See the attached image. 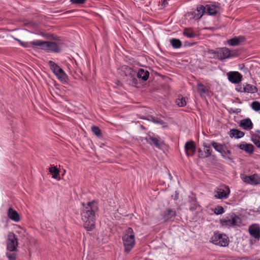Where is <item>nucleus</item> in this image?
Returning a JSON list of instances; mask_svg holds the SVG:
<instances>
[{"label":"nucleus","instance_id":"1","mask_svg":"<svg viewBox=\"0 0 260 260\" xmlns=\"http://www.w3.org/2000/svg\"><path fill=\"white\" fill-rule=\"evenodd\" d=\"M82 205L81 216L84 222V228L88 231H92L95 229V213L98 210L97 203L93 201L89 202L86 205L84 203Z\"/></svg>","mask_w":260,"mask_h":260},{"label":"nucleus","instance_id":"2","mask_svg":"<svg viewBox=\"0 0 260 260\" xmlns=\"http://www.w3.org/2000/svg\"><path fill=\"white\" fill-rule=\"evenodd\" d=\"M208 53L212 55L213 58L219 60L238 56L237 52L230 50L226 47L217 48L215 49H209Z\"/></svg>","mask_w":260,"mask_h":260},{"label":"nucleus","instance_id":"3","mask_svg":"<svg viewBox=\"0 0 260 260\" xmlns=\"http://www.w3.org/2000/svg\"><path fill=\"white\" fill-rule=\"evenodd\" d=\"M122 241L126 253H129L135 245V237L132 228L126 229L125 233L122 236Z\"/></svg>","mask_w":260,"mask_h":260},{"label":"nucleus","instance_id":"4","mask_svg":"<svg viewBox=\"0 0 260 260\" xmlns=\"http://www.w3.org/2000/svg\"><path fill=\"white\" fill-rule=\"evenodd\" d=\"M119 73L122 77L128 78L129 84L134 86H137L138 81L136 78V72L128 66H122L119 69Z\"/></svg>","mask_w":260,"mask_h":260},{"label":"nucleus","instance_id":"5","mask_svg":"<svg viewBox=\"0 0 260 260\" xmlns=\"http://www.w3.org/2000/svg\"><path fill=\"white\" fill-rule=\"evenodd\" d=\"M36 44L40 49L45 50L48 52L59 53L61 51L60 47L53 42L39 40V43Z\"/></svg>","mask_w":260,"mask_h":260},{"label":"nucleus","instance_id":"6","mask_svg":"<svg viewBox=\"0 0 260 260\" xmlns=\"http://www.w3.org/2000/svg\"><path fill=\"white\" fill-rule=\"evenodd\" d=\"M210 242L219 246L225 247L229 245V239L225 234H220L219 232H215L210 238Z\"/></svg>","mask_w":260,"mask_h":260},{"label":"nucleus","instance_id":"7","mask_svg":"<svg viewBox=\"0 0 260 260\" xmlns=\"http://www.w3.org/2000/svg\"><path fill=\"white\" fill-rule=\"evenodd\" d=\"M48 65L53 73L56 76L58 79L62 82H66L68 79V76L64 71L60 68L56 63L52 60L48 61Z\"/></svg>","mask_w":260,"mask_h":260},{"label":"nucleus","instance_id":"8","mask_svg":"<svg viewBox=\"0 0 260 260\" xmlns=\"http://www.w3.org/2000/svg\"><path fill=\"white\" fill-rule=\"evenodd\" d=\"M6 245L7 251H18V239L13 232H9L8 234V238L6 240Z\"/></svg>","mask_w":260,"mask_h":260},{"label":"nucleus","instance_id":"9","mask_svg":"<svg viewBox=\"0 0 260 260\" xmlns=\"http://www.w3.org/2000/svg\"><path fill=\"white\" fill-rule=\"evenodd\" d=\"M231 191L228 186L222 185L217 187L214 191V197L218 199H226L229 198Z\"/></svg>","mask_w":260,"mask_h":260},{"label":"nucleus","instance_id":"10","mask_svg":"<svg viewBox=\"0 0 260 260\" xmlns=\"http://www.w3.org/2000/svg\"><path fill=\"white\" fill-rule=\"evenodd\" d=\"M238 219L239 217L235 213H232L220 219V222L222 226L230 227L237 225Z\"/></svg>","mask_w":260,"mask_h":260},{"label":"nucleus","instance_id":"11","mask_svg":"<svg viewBox=\"0 0 260 260\" xmlns=\"http://www.w3.org/2000/svg\"><path fill=\"white\" fill-rule=\"evenodd\" d=\"M145 139L148 144L154 145L158 149H160L164 144L163 142L160 141L159 137H155L150 135H148Z\"/></svg>","mask_w":260,"mask_h":260},{"label":"nucleus","instance_id":"12","mask_svg":"<svg viewBox=\"0 0 260 260\" xmlns=\"http://www.w3.org/2000/svg\"><path fill=\"white\" fill-rule=\"evenodd\" d=\"M186 154L187 156H193L196 151V145L193 141L187 142L184 146Z\"/></svg>","mask_w":260,"mask_h":260},{"label":"nucleus","instance_id":"13","mask_svg":"<svg viewBox=\"0 0 260 260\" xmlns=\"http://www.w3.org/2000/svg\"><path fill=\"white\" fill-rule=\"evenodd\" d=\"M248 231L250 236L257 240L260 239V226L258 224H252L249 226Z\"/></svg>","mask_w":260,"mask_h":260},{"label":"nucleus","instance_id":"14","mask_svg":"<svg viewBox=\"0 0 260 260\" xmlns=\"http://www.w3.org/2000/svg\"><path fill=\"white\" fill-rule=\"evenodd\" d=\"M228 78L232 83H239L242 79V75L238 72H230L228 73Z\"/></svg>","mask_w":260,"mask_h":260},{"label":"nucleus","instance_id":"15","mask_svg":"<svg viewBox=\"0 0 260 260\" xmlns=\"http://www.w3.org/2000/svg\"><path fill=\"white\" fill-rule=\"evenodd\" d=\"M205 13L206 7L203 5H200L197 7L196 11L192 13V18L196 20H198L201 19Z\"/></svg>","mask_w":260,"mask_h":260},{"label":"nucleus","instance_id":"16","mask_svg":"<svg viewBox=\"0 0 260 260\" xmlns=\"http://www.w3.org/2000/svg\"><path fill=\"white\" fill-rule=\"evenodd\" d=\"M206 7V13L209 15L215 16L219 13L220 7L215 5L207 4Z\"/></svg>","mask_w":260,"mask_h":260},{"label":"nucleus","instance_id":"17","mask_svg":"<svg viewBox=\"0 0 260 260\" xmlns=\"http://www.w3.org/2000/svg\"><path fill=\"white\" fill-rule=\"evenodd\" d=\"M177 215L176 212L175 210L170 208H167L163 213V218L165 221L172 220Z\"/></svg>","mask_w":260,"mask_h":260},{"label":"nucleus","instance_id":"18","mask_svg":"<svg viewBox=\"0 0 260 260\" xmlns=\"http://www.w3.org/2000/svg\"><path fill=\"white\" fill-rule=\"evenodd\" d=\"M244 181L251 185H257L260 183V178L257 174L246 176Z\"/></svg>","mask_w":260,"mask_h":260},{"label":"nucleus","instance_id":"19","mask_svg":"<svg viewBox=\"0 0 260 260\" xmlns=\"http://www.w3.org/2000/svg\"><path fill=\"white\" fill-rule=\"evenodd\" d=\"M253 123L249 118L241 120L239 123V126L245 130H250L253 128Z\"/></svg>","mask_w":260,"mask_h":260},{"label":"nucleus","instance_id":"20","mask_svg":"<svg viewBox=\"0 0 260 260\" xmlns=\"http://www.w3.org/2000/svg\"><path fill=\"white\" fill-rule=\"evenodd\" d=\"M7 215L10 219L15 222H19L20 220V217L18 213L12 208H9Z\"/></svg>","mask_w":260,"mask_h":260},{"label":"nucleus","instance_id":"21","mask_svg":"<svg viewBox=\"0 0 260 260\" xmlns=\"http://www.w3.org/2000/svg\"><path fill=\"white\" fill-rule=\"evenodd\" d=\"M15 40L17 41L21 46L24 48H30L34 46L37 47L36 44L39 43V40L30 42H23L17 38H15Z\"/></svg>","mask_w":260,"mask_h":260},{"label":"nucleus","instance_id":"22","mask_svg":"<svg viewBox=\"0 0 260 260\" xmlns=\"http://www.w3.org/2000/svg\"><path fill=\"white\" fill-rule=\"evenodd\" d=\"M136 76H137L139 79H141L143 81H146L149 77V72L143 69H140L139 70L138 73L136 72Z\"/></svg>","mask_w":260,"mask_h":260},{"label":"nucleus","instance_id":"23","mask_svg":"<svg viewBox=\"0 0 260 260\" xmlns=\"http://www.w3.org/2000/svg\"><path fill=\"white\" fill-rule=\"evenodd\" d=\"M231 138H235L236 139H240L244 136L245 133L237 129H231L228 133Z\"/></svg>","mask_w":260,"mask_h":260},{"label":"nucleus","instance_id":"24","mask_svg":"<svg viewBox=\"0 0 260 260\" xmlns=\"http://www.w3.org/2000/svg\"><path fill=\"white\" fill-rule=\"evenodd\" d=\"M245 38L244 37H235L228 40V43L230 46H234L238 45L240 43L245 41Z\"/></svg>","mask_w":260,"mask_h":260},{"label":"nucleus","instance_id":"25","mask_svg":"<svg viewBox=\"0 0 260 260\" xmlns=\"http://www.w3.org/2000/svg\"><path fill=\"white\" fill-rule=\"evenodd\" d=\"M238 147L241 150L245 151L249 154H252L254 151V146L251 144H241Z\"/></svg>","mask_w":260,"mask_h":260},{"label":"nucleus","instance_id":"26","mask_svg":"<svg viewBox=\"0 0 260 260\" xmlns=\"http://www.w3.org/2000/svg\"><path fill=\"white\" fill-rule=\"evenodd\" d=\"M245 92L249 93H254L257 92V88L253 85L245 83L244 84Z\"/></svg>","mask_w":260,"mask_h":260},{"label":"nucleus","instance_id":"27","mask_svg":"<svg viewBox=\"0 0 260 260\" xmlns=\"http://www.w3.org/2000/svg\"><path fill=\"white\" fill-rule=\"evenodd\" d=\"M197 90L201 96H203L204 94L208 93L209 92V90L201 83H199L197 84Z\"/></svg>","mask_w":260,"mask_h":260},{"label":"nucleus","instance_id":"28","mask_svg":"<svg viewBox=\"0 0 260 260\" xmlns=\"http://www.w3.org/2000/svg\"><path fill=\"white\" fill-rule=\"evenodd\" d=\"M170 42L171 46L174 49L180 48L182 45L181 41L179 39L176 38L171 39Z\"/></svg>","mask_w":260,"mask_h":260},{"label":"nucleus","instance_id":"29","mask_svg":"<svg viewBox=\"0 0 260 260\" xmlns=\"http://www.w3.org/2000/svg\"><path fill=\"white\" fill-rule=\"evenodd\" d=\"M203 146L204 147L205 156H202V157L206 158L209 157L212 152V149H211L210 145H207L204 143L203 144Z\"/></svg>","mask_w":260,"mask_h":260},{"label":"nucleus","instance_id":"30","mask_svg":"<svg viewBox=\"0 0 260 260\" xmlns=\"http://www.w3.org/2000/svg\"><path fill=\"white\" fill-rule=\"evenodd\" d=\"M49 172L52 175V177L54 179H60L58 178L59 174V170L56 167H51L49 169Z\"/></svg>","mask_w":260,"mask_h":260},{"label":"nucleus","instance_id":"31","mask_svg":"<svg viewBox=\"0 0 260 260\" xmlns=\"http://www.w3.org/2000/svg\"><path fill=\"white\" fill-rule=\"evenodd\" d=\"M211 145L213 147L216 151L220 153H222V150L223 149V146L224 145V144H218L215 141H212L211 143Z\"/></svg>","mask_w":260,"mask_h":260},{"label":"nucleus","instance_id":"32","mask_svg":"<svg viewBox=\"0 0 260 260\" xmlns=\"http://www.w3.org/2000/svg\"><path fill=\"white\" fill-rule=\"evenodd\" d=\"M251 141L257 147L260 148V136L258 135L251 133Z\"/></svg>","mask_w":260,"mask_h":260},{"label":"nucleus","instance_id":"33","mask_svg":"<svg viewBox=\"0 0 260 260\" xmlns=\"http://www.w3.org/2000/svg\"><path fill=\"white\" fill-rule=\"evenodd\" d=\"M176 103L179 107H184L186 105V102L185 98L182 95H179L178 98L176 100Z\"/></svg>","mask_w":260,"mask_h":260},{"label":"nucleus","instance_id":"34","mask_svg":"<svg viewBox=\"0 0 260 260\" xmlns=\"http://www.w3.org/2000/svg\"><path fill=\"white\" fill-rule=\"evenodd\" d=\"M91 131L98 138L102 137V133L99 127L95 125L91 126Z\"/></svg>","mask_w":260,"mask_h":260},{"label":"nucleus","instance_id":"35","mask_svg":"<svg viewBox=\"0 0 260 260\" xmlns=\"http://www.w3.org/2000/svg\"><path fill=\"white\" fill-rule=\"evenodd\" d=\"M183 35L184 36H186L189 38H193L196 36L195 33H194L192 30H190V29L187 28H185L184 29Z\"/></svg>","mask_w":260,"mask_h":260},{"label":"nucleus","instance_id":"36","mask_svg":"<svg viewBox=\"0 0 260 260\" xmlns=\"http://www.w3.org/2000/svg\"><path fill=\"white\" fill-rule=\"evenodd\" d=\"M17 251H8L6 254L9 260H16Z\"/></svg>","mask_w":260,"mask_h":260},{"label":"nucleus","instance_id":"37","mask_svg":"<svg viewBox=\"0 0 260 260\" xmlns=\"http://www.w3.org/2000/svg\"><path fill=\"white\" fill-rule=\"evenodd\" d=\"M252 109L255 111L260 110V102L258 101L253 102L251 104Z\"/></svg>","mask_w":260,"mask_h":260},{"label":"nucleus","instance_id":"38","mask_svg":"<svg viewBox=\"0 0 260 260\" xmlns=\"http://www.w3.org/2000/svg\"><path fill=\"white\" fill-rule=\"evenodd\" d=\"M224 212V208L220 206H218L214 210V213L216 215H220Z\"/></svg>","mask_w":260,"mask_h":260},{"label":"nucleus","instance_id":"39","mask_svg":"<svg viewBox=\"0 0 260 260\" xmlns=\"http://www.w3.org/2000/svg\"><path fill=\"white\" fill-rule=\"evenodd\" d=\"M199 205L196 201H192L191 205L190 206L189 209L191 211H194L196 210Z\"/></svg>","mask_w":260,"mask_h":260},{"label":"nucleus","instance_id":"40","mask_svg":"<svg viewBox=\"0 0 260 260\" xmlns=\"http://www.w3.org/2000/svg\"><path fill=\"white\" fill-rule=\"evenodd\" d=\"M86 1V0H70L72 4L75 5L84 4Z\"/></svg>","mask_w":260,"mask_h":260},{"label":"nucleus","instance_id":"41","mask_svg":"<svg viewBox=\"0 0 260 260\" xmlns=\"http://www.w3.org/2000/svg\"><path fill=\"white\" fill-rule=\"evenodd\" d=\"M149 117H150V119H149V120L153 121L154 123H161V122H162V120L160 119H158L157 118H156L155 117H153L152 116H150Z\"/></svg>","mask_w":260,"mask_h":260},{"label":"nucleus","instance_id":"42","mask_svg":"<svg viewBox=\"0 0 260 260\" xmlns=\"http://www.w3.org/2000/svg\"><path fill=\"white\" fill-rule=\"evenodd\" d=\"M228 111L230 113H236V114H238L239 113H240L241 111V109L240 108H236V109H234V108H230L229 110H228Z\"/></svg>","mask_w":260,"mask_h":260},{"label":"nucleus","instance_id":"43","mask_svg":"<svg viewBox=\"0 0 260 260\" xmlns=\"http://www.w3.org/2000/svg\"><path fill=\"white\" fill-rule=\"evenodd\" d=\"M236 90L238 91V92H245V91L244 90V84L243 85H239L237 86L236 88Z\"/></svg>","mask_w":260,"mask_h":260},{"label":"nucleus","instance_id":"44","mask_svg":"<svg viewBox=\"0 0 260 260\" xmlns=\"http://www.w3.org/2000/svg\"><path fill=\"white\" fill-rule=\"evenodd\" d=\"M221 155L223 158H226L228 155H230L231 154V151L230 150H227L226 151L222 150V153H221Z\"/></svg>","mask_w":260,"mask_h":260},{"label":"nucleus","instance_id":"45","mask_svg":"<svg viewBox=\"0 0 260 260\" xmlns=\"http://www.w3.org/2000/svg\"><path fill=\"white\" fill-rule=\"evenodd\" d=\"M167 5H168L167 1L166 0H163L161 5L165 7Z\"/></svg>","mask_w":260,"mask_h":260},{"label":"nucleus","instance_id":"46","mask_svg":"<svg viewBox=\"0 0 260 260\" xmlns=\"http://www.w3.org/2000/svg\"><path fill=\"white\" fill-rule=\"evenodd\" d=\"M178 196H179L178 193H177L176 192V194H175V197L174 198V200H177L178 199Z\"/></svg>","mask_w":260,"mask_h":260},{"label":"nucleus","instance_id":"47","mask_svg":"<svg viewBox=\"0 0 260 260\" xmlns=\"http://www.w3.org/2000/svg\"><path fill=\"white\" fill-rule=\"evenodd\" d=\"M257 212L260 213V206L258 207V208L257 209Z\"/></svg>","mask_w":260,"mask_h":260},{"label":"nucleus","instance_id":"48","mask_svg":"<svg viewBox=\"0 0 260 260\" xmlns=\"http://www.w3.org/2000/svg\"><path fill=\"white\" fill-rule=\"evenodd\" d=\"M141 127L142 129H145V127H144V126L143 125H141Z\"/></svg>","mask_w":260,"mask_h":260},{"label":"nucleus","instance_id":"49","mask_svg":"<svg viewBox=\"0 0 260 260\" xmlns=\"http://www.w3.org/2000/svg\"><path fill=\"white\" fill-rule=\"evenodd\" d=\"M198 152H199V153H201V152H202L201 149H199V150H198Z\"/></svg>","mask_w":260,"mask_h":260},{"label":"nucleus","instance_id":"50","mask_svg":"<svg viewBox=\"0 0 260 260\" xmlns=\"http://www.w3.org/2000/svg\"><path fill=\"white\" fill-rule=\"evenodd\" d=\"M256 132H257V133H260V131H259V130L256 131Z\"/></svg>","mask_w":260,"mask_h":260}]
</instances>
